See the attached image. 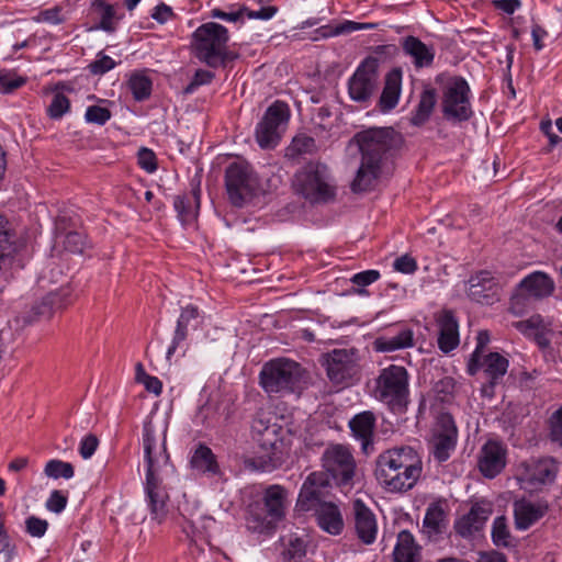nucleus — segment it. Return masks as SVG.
Returning <instances> with one entry per match:
<instances>
[{
	"label": "nucleus",
	"instance_id": "obj_8",
	"mask_svg": "<svg viewBox=\"0 0 562 562\" xmlns=\"http://www.w3.org/2000/svg\"><path fill=\"white\" fill-rule=\"evenodd\" d=\"M321 467L324 473L342 493H349L356 482L358 465L352 449L342 443H329L321 456Z\"/></svg>",
	"mask_w": 562,
	"mask_h": 562
},
{
	"label": "nucleus",
	"instance_id": "obj_27",
	"mask_svg": "<svg viewBox=\"0 0 562 562\" xmlns=\"http://www.w3.org/2000/svg\"><path fill=\"white\" fill-rule=\"evenodd\" d=\"M520 290L535 299L550 296L554 291V282L550 276L541 271H535L525 277L520 284Z\"/></svg>",
	"mask_w": 562,
	"mask_h": 562
},
{
	"label": "nucleus",
	"instance_id": "obj_15",
	"mask_svg": "<svg viewBox=\"0 0 562 562\" xmlns=\"http://www.w3.org/2000/svg\"><path fill=\"white\" fill-rule=\"evenodd\" d=\"M333 480L323 471L310 473L300 490L296 506L304 512L312 510L327 498L333 487Z\"/></svg>",
	"mask_w": 562,
	"mask_h": 562
},
{
	"label": "nucleus",
	"instance_id": "obj_23",
	"mask_svg": "<svg viewBox=\"0 0 562 562\" xmlns=\"http://www.w3.org/2000/svg\"><path fill=\"white\" fill-rule=\"evenodd\" d=\"M488 341V331H481L477 336L476 348L468 362V373L470 375H475L482 370L492 378V351L487 350ZM486 386H492V379L488 380Z\"/></svg>",
	"mask_w": 562,
	"mask_h": 562
},
{
	"label": "nucleus",
	"instance_id": "obj_20",
	"mask_svg": "<svg viewBox=\"0 0 562 562\" xmlns=\"http://www.w3.org/2000/svg\"><path fill=\"white\" fill-rule=\"evenodd\" d=\"M438 348L443 353L454 350L460 344L459 322L451 310H442L436 315Z\"/></svg>",
	"mask_w": 562,
	"mask_h": 562
},
{
	"label": "nucleus",
	"instance_id": "obj_61",
	"mask_svg": "<svg viewBox=\"0 0 562 562\" xmlns=\"http://www.w3.org/2000/svg\"><path fill=\"white\" fill-rule=\"evenodd\" d=\"M61 9L59 7H54L47 10H43L40 12L38 16L35 19L37 22H46L50 24H60L64 22V19L60 15Z\"/></svg>",
	"mask_w": 562,
	"mask_h": 562
},
{
	"label": "nucleus",
	"instance_id": "obj_53",
	"mask_svg": "<svg viewBox=\"0 0 562 562\" xmlns=\"http://www.w3.org/2000/svg\"><path fill=\"white\" fill-rule=\"evenodd\" d=\"M97 5L102 9L100 27L106 32H113L115 30V24L113 22L115 11L113 5L103 1L98 2Z\"/></svg>",
	"mask_w": 562,
	"mask_h": 562
},
{
	"label": "nucleus",
	"instance_id": "obj_11",
	"mask_svg": "<svg viewBox=\"0 0 562 562\" xmlns=\"http://www.w3.org/2000/svg\"><path fill=\"white\" fill-rule=\"evenodd\" d=\"M256 177L246 160L231 162L225 170V188L231 203L241 207L256 188Z\"/></svg>",
	"mask_w": 562,
	"mask_h": 562
},
{
	"label": "nucleus",
	"instance_id": "obj_3",
	"mask_svg": "<svg viewBox=\"0 0 562 562\" xmlns=\"http://www.w3.org/2000/svg\"><path fill=\"white\" fill-rule=\"evenodd\" d=\"M423 473V461L412 447H396L380 453L374 475L387 492L404 493L412 490Z\"/></svg>",
	"mask_w": 562,
	"mask_h": 562
},
{
	"label": "nucleus",
	"instance_id": "obj_10",
	"mask_svg": "<svg viewBox=\"0 0 562 562\" xmlns=\"http://www.w3.org/2000/svg\"><path fill=\"white\" fill-rule=\"evenodd\" d=\"M304 370L290 359L267 362L260 371V385L267 393H291L300 387Z\"/></svg>",
	"mask_w": 562,
	"mask_h": 562
},
{
	"label": "nucleus",
	"instance_id": "obj_25",
	"mask_svg": "<svg viewBox=\"0 0 562 562\" xmlns=\"http://www.w3.org/2000/svg\"><path fill=\"white\" fill-rule=\"evenodd\" d=\"M200 183H196L192 186L190 193L175 198L173 206L178 213V218L183 225L192 224L196 220L200 209Z\"/></svg>",
	"mask_w": 562,
	"mask_h": 562
},
{
	"label": "nucleus",
	"instance_id": "obj_56",
	"mask_svg": "<svg viewBox=\"0 0 562 562\" xmlns=\"http://www.w3.org/2000/svg\"><path fill=\"white\" fill-rule=\"evenodd\" d=\"M375 27L373 23H359L355 21L346 20L335 26V31L331 34H348L360 30H372Z\"/></svg>",
	"mask_w": 562,
	"mask_h": 562
},
{
	"label": "nucleus",
	"instance_id": "obj_9",
	"mask_svg": "<svg viewBox=\"0 0 562 562\" xmlns=\"http://www.w3.org/2000/svg\"><path fill=\"white\" fill-rule=\"evenodd\" d=\"M294 190L311 203H328L335 199L336 188L329 181L327 167L308 162L296 172Z\"/></svg>",
	"mask_w": 562,
	"mask_h": 562
},
{
	"label": "nucleus",
	"instance_id": "obj_38",
	"mask_svg": "<svg viewBox=\"0 0 562 562\" xmlns=\"http://www.w3.org/2000/svg\"><path fill=\"white\" fill-rule=\"evenodd\" d=\"M435 104H436L435 90L429 89V90L423 91V93L420 95L419 103L416 108V111L412 116V123L414 125H422L423 123H425L429 119Z\"/></svg>",
	"mask_w": 562,
	"mask_h": 562
},
{
	"label": "nucleus",
	"instance_id": "obj_54",
	"mask_svg": "<svg viewBox=\"0 0 562 562\" xmlns=\"http://www.w3.org/2000/svg\"><path fill=\"white\" fill-rule=\"evenodd\" d=\"M99 447V439L95 435L85 436L79 445V453L83 459H90Z\"/></svg>",
	"mask_w": 562,
	"mask_h": 562
},
{
	"label": "nucleus",
	"instance_id": "obj_1",
	"mask_svg": "<svg viewBox=\"0 0 562 562\" xmlns=\"http://www.w3.org/2000/svg\"><path fill=\"white\" fill-rule=\"evenodd\" d=\"M355 140L361 153V165L351 190L364 192L390 172L393 157L402 146L403 138L393 127H371L357 133Z\"/></svg>",
	"mask_w": 562,
	"mask_h": 562
},
{
	"label": "nucleus",
	"instance_id": "obj_24",
	"mask_svg": "<svg viewBox=\"0 0 562 562\" xmlns=\"http://www.w3.org/2000/svg\"><path fill=\"white\" fill-rule=\"evenodd\" d=\"M200 317L201 311L196 305L188 304L181 308L180 315L177 319L172 340L166 352V358L168 361H170L177 349L181 347V345L187 340L189 333L188 327L190 323L199 319Z\"/></svg>",
	"mask_w": 562,
	"mask_h": 562
},
{
	"label": "nucleus",
	"instance_id": "obj_32",
	"mask_svg": "<svg viewBox=\"0 0 562 562\" xmlns=\"http://www.w3.org/2000/svg\"><path fill=\"white\" fill-rule=\"evenodd\" d=\"M468 296L480 304H488L492 296V272L482 270L469 279Z\"/></svg>",
	"mask_w": 562,
	"mask_h": 562
},
{
	"label": "nucleus",
	"instance_id": "obj_58",
	"mask_svg": "<svg viewBox=\"0 0 562 562\" xmlns=\"http://www.w3.org/2000/svg\"><path fill=\"white\" fill-rule=\"evenodd\" d=\"M215 75L212 71L198 69L193 76L192 81L186 88L187 92H192L196 87L211 83Z\"/></svg>",
	"mask_w": 562,
	"mask_h": 562
},
{
	"label": "nucleus",
	"instance_id": "obj_62",
	"mask_svg": "<svg viewBox=\"0 0 562 562\" xmlns=\"http://www.w3.org/2000/svg\"><path fill=\"white\" fill-rule=\"evenodd\" d=\"M551 438L562 446V407L551 417Z\"/></svg>",
	"mask_w": 562,
	"mask_h": 562
},
{
	"label": "nucleus",
	"instance_id": "obj_42",
	"mask_svg": "<svg viewBox=\"0 0 562 562\" xmlns=\"http://www.w3.org/2000/svg\"><path fill=\"white\" fill-rule=\"evenodd\" d=\"M26 83V78L14 71L0 70V92L10 93Z\"/></svg>",
	"mask_w": 562,
	"mask_h": 562
},
{
	"label": "nucleus",
	"instance_id": "obj_19",
	"mask_svg": "<svg viewBox=\"0 0 562 562\" xmlns=\"http://www.w3.org/2000/svg\"><path fill=\"white\" fill-rule=\"evenodd\" d=\"M559 468L553 458L532 460L525 467L521 481L531 491H538L542 486L552 484L557 477Z\"/></svg>",
	"mask_w": 562,
	"mask_h": 562
},
{
	"label": "nucleus",
	"instance_id": "obj_51",
	"mask_svg": "<svg viewBox=\"0 0 562 562\" xmlns=\"http://www.w3.org/2000/svg\"><path fill=\"white\" fill-rule=\"evenodd\" d=\"M138 165L145 171L151 173L157 169V158L155 153L148 148H140L137 154Z\"/></svg>",
	"mask_w": 562,
	"mask_h": 562
},
{
	"label": "nucleus",
	"instance_id": "obj_40",
	"mask_svg": "<svg viewBox=\"0 0 562 562\" xmlns=\"http://www.w3.org/2000/svg\"><path fill=\"white\" fill-rule=\"evenodd\" d=\"M128 88L136 101H144L151 94L153 82L143 74H134L128 80Z\"/></svg>",
	"mask_w": 562,
	"mask_h": 562
},
{
	"label": "nucleus",
	"instance_id": "obj_47",
	"mask_svg": "<svg viewBox=\"0 0 562 562\" xmlns=\"http://www.w3.org/2000/svg\"><path fill=\"white\" fill-rule=\"evenodd\" d=\"M530 297L525 291L519 289L510 297L509 311L517 316L524 314L530 305Z\"/></svg>",
	"mask_w": 562,
	"mask_h": 562
},
{
	"label": "nucleus",
	"instance_id": "obj_64",
	"mask_svg": "<svg viewBox=\"0 0 562 562\" xmlns=\"http://www.w3.org/2000/svg\"><path fill=\"white\" fill-rule=\"evenodd\" d=\"M509 367V361L506 357L498 352H494V385L498 378L506 374Z\"/></svg>",
	"mask_w": 562,
	"mask_h": 562
},
{
	"label": "nucleus",
	"instance_id": "obj_22",
	"mask_svg": "<svg viewBox=\"0 0 562 562\" xmlns=\"http://www.w3.org/2000/svg\"><path fill=\"white\" fill-rule=\"evenodd\" d=\"M353 437L360 441L362 451L368 454L373 450L375 416L366 411L353 416L349 422Z\"/></svg>",
	"mask_w": 562,
	"mask_h": 562
},
{
	"label": "nucleus",
	"instance_id": "obj_4",
	"mask_svg": "<svg viewBox=\"0 0 562 562\" xmlns=\"http://www.w3.org/2000/svg\"><path fill=\"white\" fill-rule=\"evenodd\" d=\"M288 490L279 484L267 486L260 499L249 503L246 510V528L257 535L270 536L285 518Z\"/></svg>",
	"mask_w": 562,
	"mask_h": 562
},
{
	"label": "nucleus",
	"instance_id": "obj_18",
	"mask_svg": "<svg viewBox=\"0 0 562 562\" xmlns=\"http://www.w3.org/2000/svg\"><path fill=\"white\" fill-rule=\"evenodd\" d=\"M469 86L464 79H457L446 91L442 111L447 120L465 121L471 116Z\"/></svg>",
	"mask_w": 562,
	"mask_h": 562
},
{
	"label": "nucleus",
	"instance_id": "obj_36",
	"mask_svg": "<svg viewBox=\"0 0 562 562\" xmlns=\"http://www.w3.org/2000/svg\"><path fill=\"white\" fill-rule=\"evenodd\" d=\"M447 526L446 512L440 502L429 504L423 521V527L429 536L443 532Z\"/></svg>",
	"mask_w": 562,
	"mask_h": 562
},
{
	"label": "nucleus",
	"instance_id": "obj_50",
	"mask_svg": "<svg viewBox=\"0 0 562 562\" xmlns=\"http://www.w3.org/2000/svg\"><path fill=\"white\" fill-rule=\"evenodd\" d=\"M479 469L485 477L492 479V439L486 440L482 448Z\"/></svg>",
	"mask_w": 562,
	"mask_h": 562
},
{
	"label": "nucleus",
	"instance_id": "obj_6",
	"mask_svg": "<svg viewBox=\"0 0 562 562\" xmlns=\"http://www.w3.org/2000/svg\"><path fill=\"white\" fill-rule=\"evenodd\" d=\"M372 395L392 413H405L409 404V374L406 368L390 364L381 369L374 379Z\"/></svg>",
	"mask_w": 562,
	"mask_h": 562
},
{
	"label": "nucleus",
	"instance_id": "obj_48",
	"mask_svg": "<svg viewBox=\"0 0 562 562\" xmlns=\"http://www.w3.org/2000/svg\"><path fill=\"white\" fill-rule=\"evenodd\" d=\"M85 117L89 123L103 125L111 119V112L106 108L91 105L87 109Z\"/></svg>",
	"mask_w": 562,
	"mask_h": 562
},
{
	"label": "nucleus",
	"instance_id": "obj_60",
	"mask_svg": "<svg viewBox=\"0 0 562 562\" xmlns=\"http://www.w3.org/2000/svg\"><path fill=\"white\" fill-rule=\"evenodd\" d=\"M246 7H240L237 11L225 12L221 9H213L211 16L214 19H221L228 22H237L243 20L245 16Z\"/></svg>",
	"mask_w": 562,
	"mask_h": 562
},
{
	"label": "nucleus",
	"instance_id": "obj_17",
	"mask_svg": "<svg viewBox=\"0 0 562 562\" xmlns=\"http://www.w3.org/2000/svg\"><path fill=\"white\" fill-rule=\"evenodd\" d=\"M491 514L492 504L488 501L474 502L467 514L456 519L453 529L463 539H474L483 531Z\"/></svg>",
	"mask_w": 562,
	"mask_h": 562
},
{
	"label": "nucleus",
	"instance_id": "obj_2",
	"mask_svg": "<svg viewBox=\"0 0 562 562\" xmlns=\"http://www.w3.org/2000/svg\"><path fill=\"white\" fill-rule=\"evenodd\" d=\"M143 449L146 462L145 495L153 520L161 524L167 517L169 495L158 475L160 468L168 463L166 429L159 435L151 420L143 425Z\"/></svg>",
	"mask_w": 562,
	"mask_h": 562
},
{
	"label": "nucleus",
	"instance_id": "obj_63",
	"mask_svg": "<svg viewBox=\"0 0 562 562\" xmlns=\"http://www.w3.org/2000/svg\"><path fill=\"white\" fill-rule=\"evenodd\" d=\"M506 450L504 447L494 440V476L503 471L506 467Z\"/></svg>",
	"mask_w": 562,
	"mask_h": 562
},
{
	"label": "nucleus",
	"instance_id": "obj_52",
	"mask_svg": "<svg viewBox=\"0 0 562 562\" xmlns=\"http://www.w3.org/2000/svg\"><path fill=\"white\" fill-rule=\"evenodd\" d=\"M116 66V63L108 55L99 54L98 59L89 65V70L93 75H104Z\"/></svg>",
	"mask_w": 562,
	"mask_h": 562
},
{
	"label": "nucleus",
	"instance_id": "obj_16",
	"mask_svg": "<svg viewBox=\"0 0 562 562\" xmlns=\"http://www.w3.org/2000/svg\"><path fill=\"white\" fill-rule=\"evenodd\" d=\"M458 440V429L451 414L442 413L438 416L430 441L431 453L436 461H447L454 451Z\"/></svg>",
	"mask_w": 562,
	"mask_h": 562
},
{
	"label": "nucleus",
	"instance_id": "obj_57",
	"mask_svg": "<svg viewBox=\"0 0 562 562\" xmlns=\"http://www.w3.org/2000/svg\"><path fill=\"white\" fill-rule=\"evenodd\" d=\"M379 278H380V272L378 270L371 269V270H366V271L356 273L351 278V282L357 286L364 288V286H368V285L372 284L373 282L378 281Z\"/></svg>",
	"mask_w": 562,
	"mask_h": 562
},
{
	"label": "nucleus",
	"instance_id": "obj_21",
	"mask_svg": "<svg viewBox=\"0 0 562 562\" xmlns=\"http://www.w3.org/2000/svg\"><path fill=\"white\" fill-rule=\"evenodd\" d=\"M355 529L358 538L364 544H372L376 539L378 524L375 515L359 498L352 503Z\"/></svg>",
	"mask_w": 562,
	"mask_h": 562
},
{
	"label": "nucleus",
	"instance_id": "obj_30",
	"mask_svg": "<svg viewBox=\"0 0 562 562\" xmlns=\"http://www.w3.org/2000/svg\"><path fill=\"white\" fill-rule=\"evenodd\" d=\"M547 506L527 501L516 502L514 506L517 529L526 530L544 516Z\"/></svg>",
	"mask_w": 562,
	"mask_h": 562
},
{
	"label": "nucleus",
	"instance_id": "obj_34",
	"mask_svg": "<svg viewBox=\"0 0 562 562\" xmlns=\"http://www.w3.org/2000/svg\"><path fill=\"white\" fill-rule=\"evenodd\" d=\"M66 221L67 217L65 215L58 216L56 222L57 237L63 238V245L67 251L82 254L87 247V237L80 232H66Z\"/></svg>",
	"mask_w": 562,
	"mask_h": 562
},
{
	"label": "nucleus",
	"instance_id": "obj_37",
	"mask_svg": "<svg viewBox=\"0 0 562 562\" xmlns=\"http://www.w3.org/2000/svg\"><path fill=\"white\" fill-rule=\"evenodd\" d=\"M414 346V333L412 329L401 330L392 337H379L374 341L375 350L391 352Z\"/></svg>",
	"mask_w": 562,
	"mask_h": 562
},
{
	"label": "nucleus",
	"instance_id": "obj_13",
	"mask_svg": "<svg viewBox=\"0 0 562 562\" xmlns=\"http://www.w3.org/2000/svg\"><path fill=\"white\" fill-rule=\"evenodd\" d=\"M322 364L326 368L328 379L337 384H349L359 373L355 349H334L323 356Z\"/></svg>",
	"mask_w": 562,
	"mask_h": 562
},
{
	"label": "nucleus",
	"instance_id": "obj_46",
	"mask_svg": "<svg viewBox=\"0 0 562 562\" xmlns=\"http://www.w3.org/2000/svg\"><path fill=\"white\" fill-rule=\"evenodd\" d=\"M543 319L540 315H532L530 318L513 323L514 327L526 337H532L542 328Z\"/></svg>",
	"mask_w": 562,
	"mask_h": 562
},
{
	"label": "nucleus",
	"instance_id": "obj_35",
	"mask_svg": "<svg viewBox=\"0 0 562 562\" xmlns=\"http://www.w3.org/2000/svg\"><path fill=\"white\" fill-rule=\"evenodd\" d=\"M190 464L192 469L203 474H218L220 467L216 457L207 446L200 443L194 450Z\"/></svg>",
	"mask_w": 562,
	"mask_h": 562
},
{
	"label": "nucleus",
	"instance_id": "obj_29",
	"mask_svg": "<svg viewBox=\"0 0 562 562\" xmlns=\"http://www.w3.org/2000/svg\"><path fill=\"white\" fill-rule=\"evenodd\" d=\"M70 290L60 288L47 293L40 302H36L32 311L38 317H50L54 311L65 307L69 303Z\"/></svg>",
	"mask_w": 562,
	"mask_h": 562
},
{
	"label": "nucleus",
	"instance_id": "obj_33",
	"mask_svg": "<svg viewBox=\"0 0 562 562\" xmlns=\"http://www.w3.org/2000/svg\"><path fill=\"white\" fill-rule=\"evenodd\" d=\"M403 50L414 59L417 68L428 67L432 64L435 52L432 47L427 46L418 37L407 36L402 43Z\"/></svg>",
	"mask_w": 562,
	"mask_h": 562
},
{
	"label": "nucleus",
	"instance_id": "obj_55",
	"mask_svg": "<svg viewBox=\"0 0 562 562\" xmlns=\"http://www.w3.org/2000/svg\"><path fill=\"white\" fill-rule=\"evenodd\" d=\"M68 497L63 494L60 491L55 490L50 493L47 502H46V508L49 512L59 514L61 513L67 505Z\"/></svg>",
	"mask_w": 562,
	"mask_h": 562
},
{
	"label": "nucleus",
	"instance_id": "obj_45",
	"mask_svg": "<svg viewBox=\"0 0 562 562\" xmlns=\"http://www.w3.org/2000/svg\"><path fill=\"white\" fill-rule=\"evenodd\" d=\"M70 109L69 99L63 93H56L47 109L50 119L58 120Z\"/></svg>",
	"mask_w": 562,
	"mask_h": 562
},
{
	"label": "nucleus",
	"instance_id": "obj_7",
	"mask_svg": "<svg viewBox=\"0 0 562 562\" xmlns=\"http://www.w3.org/2000/svg\"><path fill=\"white\" fill-rule=\"evenodd\" d=\"M193 40L195 56L209 67L224 66L233 58L227 49L228 30L218 23H203L194 31Z\"/></svg>",
	"mask_w": 562,
	"mask_h": 562
},
{
	"label": "nucleus",
	"instance_id": "obj_39",
	"mask_svg": "<svg viewBox=\"0 0 562 562\" xmlns=\"http://www.w3.org/2000/svg\"><path fill=\"white\" fill-rule=\"evenodd\" d=\"M317 151L316 142L313 137L301 134L292 139L291 145L286 148V157L296 158L302 155H313Z\"/></svg>",
	"mask_w": 562,
	"mask_h": 562
},
{
	"label": "nucleus",
	"instance_id": "obj_49",
	"mask_svg": "<svg viewBox=\"0 0 562 562\" xmlns=\"http://www.w3.org/2000/svg\"><path fill=\"white\" fill-rule=\"evenodd\" d=\"M48 528V522L45 519H41L36 516H30L25 520L26 532L35 538H42Z\"/></svg>",
	"mask_w": 562,
	"mask_h": 562
},
{
	"label": "nucleus",
	"instance_id": "obj_12",
	"mask_svg": "<svg viewBox=\"0 0 562 562\" xmlns=\"http://www.w3.org/2000/svg\"><path fill=\"white\" fill-rule=\"evenodd\" d=\"M290 119L285 102L274 101L265 112L256 127V139L261 148H273L281 139Z\"/></svg>",
	"mask_w": 562,
	"mask_h": 562
},
{
	"label": "nucleus",
	"instance_id": "obj_26",
	"mask_svg": "<svg viewBox=\"0 0 562 562\" xmlns=\"http://www.w3.org/2000/svg\"><path fill=\"white\" fill-rule=\"evenodd\" d=\"M314 509L317 524L322 530L333 536L341 533L344 519L339 507L335 503H322Z\"/></svg>",
	"mask_w": 562,
	"mask_h": 562
},
{
	"label": "nucleus",
	"instance_id": "obj_31",
	"mask_svg": "<svg viewBox=\"0 0 562 562\" xmlns=\"http://www.w3.org/2000/svg\"><path fill=\"white\" fill-rule=\"evenodd\" d=\"M420 547L408 530H402L397 535L396 546L393 551V562H419Z\"/></svg>",
	"mask_w": 562,
	"mask_h": 562
},
{
	"label": "nucleus",
	"instance_id": "obj_14",
	"mask_svg": "<svg viewBox=\"0 0 562 562\" xmlns=\"http://www.w3.org/2000/svg\"><path fill=\"white\" fill-rule=\"evenodd\" d=\"M379 87L378 59L366 58L348 82V92L351 100L366 103L376 92Z\"/></svg>",
	"mask_w": 562,
	"mask_h": 562
},
{
	"label": "nucleus",
	"instance_id": "obj_41",
	"mask_svg": "<svg viewBox=\"0 0 562 562\" xmlns=\"http://www.w3.org/2000/svg\"><path fill=\"white\" fill-rule=\"evenodd\" d=\"M44 473L52 479H71L75 474L74 465L69 462L53 459L49 460L44 468Z\"/></svg>",
	"mask_w": 562,
	"mask_h": 562
},
{
	"label": "nucleus",
	"instance_id": "obj_44",
	"mask_svg": "<svg viewBox=\"0 0 562 562\" xmlns=\"http://www.w3.org/2000/svg\"><path fill=\"white\" fill-rule=\"evenodd\" d=\"M494 544L505 548H515L508 529L505 526V518L494 519Z\"/></svg>",
	"mask_w": 562,
	"mask_h": 562
},
{
	"label": "nucleus",
	"instance_id": "obj_28",
	"mask_svg": "<svg viewBox=\"0 0 562 562\" xmlns=\"http://www.w3.org/2000/svg\"><path fill=\"white\" fill-rule=\"evenodd\" d=\"M401 85L402 70L393 68L385 77V85L379 100V108L382 112H389L397 105Z\"/></svg>",
	"mask_w": 562,
	"mask_h": 562
},
{
	"label": "nucleus",
	"instance_id": "obj_43",
	"mask_svg": "<svg viewBox=\"0 0 562 562\" xmlns=\"http://www.w3.org/2000/svg\"><path fill=\"white\" fill-rule=\"evenodd\" d=\"M306 553V543L299 537L291 536L283 552L286 562H296Z\"/></svg>",
	"mask_w": 562,
	"mask_h": 562
},
{
	"label": "nucleus",
	"instance_id": "obj_5",
	"mask_svg": "<svg viewBox=\"0 0 562 562\" xmlns=\"http://www.w3.org/2000/svg\"><path fill=\"white\" fill-rule=\"evenodd\" d=\"M252 438L257 442L255 456L245 460L249 469L270 472L284 462V442L277 424H268L262 419H254L251 425Z\"/></svg>",
	"mask_w": 562,
	"mask_h": 562
},
{
	"label": "nucleus",
	"instance_id": "obj_59",
	"mask_svg": "<svg viewBox=\"0 0 562 562\" xmlns=\"http://www.w3.org/2000/svg\"><path fill=\"white\" fill-rule=\"evenodd\" d=\"M393 267L402 273H413L417 270V262L413 257L403 255L395 259Z\"/></svg>",
	"mask_w": 562,
	"mask_h": 562
}]
</instances>
